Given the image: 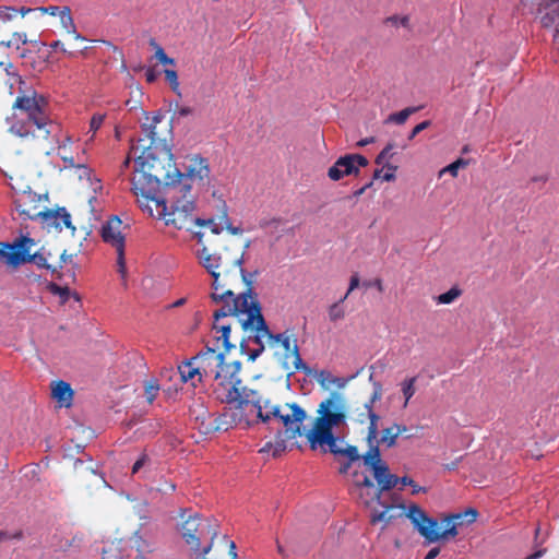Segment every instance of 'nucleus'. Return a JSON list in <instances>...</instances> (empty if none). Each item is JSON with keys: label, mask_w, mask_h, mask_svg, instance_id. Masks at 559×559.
<instances>
[{"label": "nucleus", "mask_w": 559, "mask_h": 559, "mask_svg": "<svg viewBox=\"0 0 559 559\" xmlns=\"http://www.w3.org/2000/svg\"><path fill=\"white\" fill-rule=\"evenodd\" d=\"M199 257L212 277L211 300L214 304H222V307L213 313V329L221 333L218 341H223L225 349L234 348L235 344L229 341L231 324L222 323L221 320L234 317L248 333V341L257 345L255 348L247 350L245 340L240 343L241 352L247 353L250 361H254L260 356L265 345L270 348L282 347L283 367L289 371V374L294 371H302L306 376H312L313 370L301 359L294 332L286 330L277 334L271 333L250 282H247V292L235 296V286L245 280L240 267L242 252L237 246L229 241H221L217 246L204 248Z\"/></svg>", "instance_id": "obj_1"}, {"label": "nucleus", "mask_w": 559, "mask_h": 559, "mask_svg": "<svg viewBox=\"0 0 559 559\" xmlns=\"http://www.w3.org/2000/svg\"><path fill=\"white\" fill-rule=\"evenodd\" d=\"M210 183V165L206 158L195 155L190 158L186 173L175 177V183L165 192V201L156 202V217L177 229L191 230L192 226L214 225L213 234L226 227L231 235H240L242 229L235 227L229 221L225 201L218 200V214L203 219L195 217L197 195L200 189Z\"/></svg>", "instance_id": "obj_2"}, {"label": "nucleus", "mask_w": 559, "mask_h": 559, "mask_svg": "<svg viewBox=\"0 0 559 559\" xmlns=\"http://www.w3.org/2000/svg\"><path fill=\"white\" fill-rule=\"evenodd\" d=\"M135 171L131 179V190L140 206L156 216L151 203L165 201V192L180 176L168 145L145 146L135 159Z\"/></svg>", "instance_id": "obj_3"}, {"label": "nucleus", "mask_w": 559, "mask_h": 559, "mask_svg": "<svg viewBox=\"0 0 559 559\" xmlns=\"http://www.w3.org/2000/svg\"><path fill=\"white\" fill-rule=\"evenodd\" d=\"M348 404L340 392H331L317 409L313 426L306 432L311 450L320 448L323 453L347 454L352 460L358 457V449L347 444L333 433V429L346 425Z\"/></svg>", "instance_id": "obj_4"}, {"label": "nucleus", "mask_w": 559, "mask_h": 559, "mask_svg": "<svg viewBox=\"0 0 559 559\" xmlns=\"http://www.w3.org/2000/svg\"><path fill=\"white\" fill-rule=\"evenodd\" d=\"M7 121L9 131L23 140L46 141L59 130V124L50 117L47 98L36 91L16 96Z\"/></svg>", "instance_id": "obj_5"}, {"label": "nucleus", "mask_w": 559, "mask_h": 559, "mask_svg": "<svg viewBox=\"0 0 559 559\" xmlns=\"http://www.w3.org/2000/svg\"><path fill=\"white\" fill-rule=\"evenodd\" d=\"M477 511L475 509H467L464 513L451 514L444 518L445 528L442 531L439 526L438 520L429 516L419 506L413 503L408 507L406 516L409 519L414 528L424 537L428 543H435L448 537H455L457 533V525H462L464 520L467 523H473L477 519Z\"/></svg>", "instance_id": "obj_6"}, {"label": "nucleus", "mask_w": 559, "mask_h": 559, "mask_svg": "<svg viewBox=\"0 0 559 559\" xmlns=\"http://www.w3.org/2000/svg\"><path fill=\"white\" fill-rule=\"evenodd\" d=\"M243 396L236 406L226 407L225 411L216 418V430L227 431L229 428L242 421L248 423L242 411L243 407L252 405L257 409V418L259 423L271 425L273 419L278 415L281 405L272 404L270 400H264L261 394L252 389L242 392Z\"/></svg>", "instance_id": "obj_7"}, {"label": "nucleus", "mask_w": 559, "mask_h": 559, "mask_svg": "<svg viewBox=\"0 0 559 559\" xmlns=\"http://www.w3.org/2000/svg\"><path fill=\"white\" fill-rule=\"evenodd\" d=\"M181 537L193 554V559H206L213 540L218 534L217 521L210 518H202L198 513L190 515L181 524Z\"/></svg>", "instance_id": "obj_8"}, {"label": "nucleus", "mask_w": 559, "mask_h": 559, "mask_svg": "<svg viewBox=\"0 0 559 559\" xmlns=\"http://www.w3.org/2000/svg\"><path fill=\"white\" fill-rule=\"evenodd\" d=\"M241 364L238 360L231 362L222 361L216 372L212 377L213 391L216 399L228 405L236 406L242 399L245 391L249 388L243 386L239 372Z\"/></svg>", "instance_id": "obj_9"}, {"label": "nucleus", "mask_w": 559, "mask_h": 559, "mask_svg": "<svg viewBox=\"0 0 559 559\" xmlns=\"http://www.w3.org/2000/svg\"><path fill=\"white\" fill-rule=\"evenodd\" d=\"M369 380L372 381L373 391L362 406L355 411L357 423L360 425L369 423L366 436L368 445L373 444L379 435L378 421L380 416L373 411V404L382 399V384L379 381H373L372 374Z\"/></svg>", "instance_id": "obj_10"}, {"label": "nucleus", "mask_w": 559, "mask_h": 559, "mask_svg": "<svg viewBox=\"0 0 559 559\" xmlns=\"http://www.w3.org/2000/svg\"><path fill=\"white\" fill-rule=\"evenodd\" d=\"M307 418L306 411L297 403H286L278 409V415L273 419V424L277 423L284 427V433L287 439H296L306 436L302 424Z\"/></svg>", "instance_id": "obj_11"}, {"label": "nucleus", "mask_w": 559, "mask_h": 559, "mask_svg": "<svg viewBox=\"0 0 559 559\" xmlns=\"http://www.w3.org/2000/svg\"><path fill=\"white\" fill-rule=\"evenodd\" d=\"M122 221L114 215L109 217L102 226V239L112 246L117 251L118 272L124 277L126 275V261H124V236L122 235Z\"/></svg>", "instance_id": "obj_12"}, {"label": "nucleus", "mask_w": 559, "mask_h": 559, "mask_svg": "<svg viewBox=\"0 0 559 559\" xmlns=\"http://www.w3.org/2000/svg\"><path fill=\"white\" fill-rule=\"evenodd\" d=\"M206 226L211 228V234L210 235H206L205 233H201V231H198V233L194 234V236L198 238V243L200 245V248L195 250L194 254H195L200 265H202L206 271H207V269L201 263V260H200V257H199L200 252L204 248L217 246V242H221V241H229V242H233V243H235L237 246V248L242 252V255L245 254V249L248 248V245H245L243 248H242L237 240H235L233 238H229V237L221 236V231L223 229L228 230L226 227L219 228L218 234L214 235L213 234L214 225H206ZM241 263H243V258L241 259ZM240 267L242 270V274L245 275V280H243V282H240L239 284H237L235 286V288H234L235 296H238L241 293V292H239V293L236 294V289H238L241 285H245V290L243 292H247V282H250V285L252 286V280L245 272V270L242 267V264H240Z\"/></svg>", "instance_id": "obj_13"}, {"label": "nucleus", "mask_w": 559, "mask_h": 559, "mask_svg": "<svg viewBox=\"0 0 559 559\" xmlns=\"http://www.w3.org/2000/svg\"><path fill=\"white\" fill-rule=\"evenodd\" d=\"M206 226L211 228V234L210 235H206L205 233H201V231H198V233L194 234V236L198 238V243L200 245V248L195 250L194 254H195L200 265H202L206 271H207V269L201 263V260H200V257H199L200 252L204 248L217 246V242H221V241H229V242H233V243H235L237 246V248L242 252V255L245 254V249L248 248V245H245L243 248H242L237 240H235L233 238H229V237L221 236V231L223 229L228 230L226 227L219 228L218 234L214 235L213 234L214 225H206ZM241 263H243V258L241 259ZM240 267L242 270V274L245 275V280H243V282H240L239 284H237L235 286V288H234L235 296H238L241 293V292H239V293L236 294V289H238L241 285H245V290L243 292H247V282H250V285L252 286V280L245 272V270L242 267V264H240Z\"/></svg>", "instance_id": "obj_14"}, {"label": "nucleus", "mask_w": 559, "mask_h": 559, "mask_svg": "<svg viewBox=\"0 0 559 559\" xmlns=\"http://www.w3.org/2000/svg\"><path fill=\"white\" fill-rule=\"evenodd\" d=\"M219 336L221 335H217L215 337L216 347L206 346L204 350H201L197 356H194V364L198 365L203 380L212 379L225 358V352L227 350L223 345V341H218Z\"/></svg>", "instance_id": "obj_15"}, {"label": "nucleus", "mask_w": 559, "mask_h": 559, "mask_svg": "<svg viewBox=\"0 0 559 559\" xmlns=\"http://www.w3.org/2000/svg\"><path fill=\"white\" fill-rule=\"evenodd\" d=\"M368 159L360 154H346L336 159L329 168L328 177L333 181H338L346 176H357L361 167L368 166Z\"/></svg>", "instance_id": "obj_16"}, {"label": "nucleus", "mask_w": 559, "mask_h": 559, "mask_svg": "<svg viewBox=\"0 0 559 559\" xmlns=\"http://www.w3.org/2000/svg\"><path fill=\"white\" fill-rule=\"evenodd\" d=\"M14 205L20 216L24 219H37L39 217L48 221L50 215L48 209L40 206V197L31 191H23L14 199Z\"/></svg>", "instance_id": "obj_17"}, {"label": "nucleus", "mask_w": 559, "mask_h": 559, "mask_svg": "<svg viewBox=\"0 0 559 559\" xmlns=\"http://www.w3.org/2000/svg\"><path fill=\"white\" fill-rule=\"evenodd\" d=\"M144 115L145 121L141 126L144 136L138 140V144L133 145L132 150L142 151L145 146H157L159 144L167 145L166 139L163 138V134L157 130V127L163 121L164 116L159 112H155L153 116H148L147 112H144Z\"/></svg>", "instance_id": "obj_18"}, {"label": "nucleus", "mask_w": 559, "mask_h": 559, "mask_svg": "<svg viewBox=\"0 0 559 559\" xmlns=\"http://www.w3.org/2000/svg\"><path fill=\"white\" fill-rule=\"evenodd\" d=\"M537 16L543 27H554L552 44L554 48L559 51V0H542Z\"/></svg>", "instance_id": "obj_19"}, {"label": "nucleus", "mask_w": 559, "mask_h": 559, "mask_svg": "<svg viewBox=\"0 0 559 559\" xmlns=\"http://www.w3.org/2000/svg\"><path fill=\"white\" fill-rule=\"evenodd\" d=\"M364 465L370 469L376 480L384 478L390 474L389 467L381 459L380 449L377 444H369L368 451L362 455Z\"/></svg>", "instance_id": "obj_20"}, {"label": "nucleus", "mask_w": 559, "mask_h": 559, "mask_svg": "<svg viewBox=\"0 0 559 559\" xmlns=\"http://www.w3.org/2000/svg\"><path fill=\"white\" fill-rule=\"evenodd\" d=\"M33 243V240L26 237L23 238L16 246L0 242V260L11 266H17L22 264L24 260L23 247Z\"/></svg>", "instance_id": "obj_21"}, {"label": "nucleus", "mask_w": 559, "mask_h": 559, "mask_svg": "<svg viewBox=\"0 0 559 559\" xmlns=\"http://www.w3.org/2000/svg\"><path fill=\"white\" fill-rule=\"evenodd\" d=\"M129 540L130 547L136 552L134 559H151L157 549L156 543L141 535L139 531L134 532Z\"/></svg>", "instance_id": "obj_22"}, {"label": "nucleus", "mask_w": 559, "mask_h": 559, "mask_svg": "<svg viewBox=\"0 0 559 559\" xmlns=\"http://www.w3.org/2000/svg\"><path fill=\"white\" fill-rule=\"evenodd\" d=\"M51 395L61 406L68 407L73 399V390L68 382L59 380L52 383Z\"/></svg>", "instance_id": "obj_23"}, {"label": "nucleus", "mask_w": 559, "mask_h": 559, "mask_svg": "<svg viewBox=\"0 0 559 559\" xmlns=\"http://www.w3.org/2000/svg\"><path fill=\"white\" fill-rule=\"evenodd\" d=\"M60 23L62 28L70 35L73 36L75 40L84 41L85 37H83L80 33L76 32V26L74 20L72 17L71 9L67 5L62 7V11H60Z\"/></svg>", "instance_id": "obj_24"}, {"label": "nucleus", "mask_w": 559, "mask_h": 559, "mask_svg": "<svg viewBox=\"0 0 559 559\" xmlns=\"http://www.w3.org/2000/svg\"><path fill=\"white\" fill-rule=\"evenodd\" d=\"M399 436L400 431L396 430L392 424L390 427L384 428L380 436L378 435L373 444H377L378 447L382 444L388 449L393 448L396 444Z\"/></svg>", "instance_id": "obj_25"}, {"label": "nucleus", "mask_w": 559, "mask_h": 559, "mask_svg": "<svg viewBox=\"0 0 559 559\" xmlns=\"http://www.w3.org/2000/svg\"><path fill=\"white\" fill-rule=\"evenodd\" d=\"M399 483L400 478L391 473L386 475L384 478H380L379 480H377L378 488L374 489V496L372 497V499L381 503L380 500L382 492L394 488Z\"/></svg>", "instance_id": "obj_26"}, {"label": "nucleus", "mask_w": 559, "mask_h": 559, "mask_svg": "<svg viewBox=\"0 0 559 559\" xmlns=\"http://www.w3.org/2000/svg\"><path fill=\"white\" fill-rule=\"evenodd\" d=\"M399 483L400 478L391 473L386 475L384 478H380L379 480H377L378 488L374 489V496L372 497V499L381 503L380 500L382 492L394 488Z\"/></svg>", "instance_id": "obj_27"}, {"label": "nucleus", "mask_w": 559, "mask_h": 559, "mask_svg": "<svg viewBox=\"0 0 559 559\" xmlns=\"http://www.w3.org/2000/svg\"><path fill=\"white\" fill-rule=\"evenodd\" d=\"M179 373L183 382L192 380L195 376H198V380L200 382L203 381V378H201L199 367L198 365L194 364V357H192L189 361L185 362L183 365L179 366Z\"/></svg>", "instance_id": "obj_28"}, {"label": "nucleus", "mask_w": 559, "mask_h": 559, "mask_svg": "<svg viewBox=\"0 0 559 559\" xmlns=\"http://www.w3.org/2000/svg\"><path fill=\"white\" fill-rule=\"evenodd\" d=\"M31 246L32 245H26V247H23V253H24L23 254L24 255L23 263L33 262L34 264H36L39 267L50 270L51 265L47 263V258L43 253H39V252H36L34 254L29 253Z\"/></svg>", "instance_id": "obj_29"}, {"label": "nucleus", "mask_w": 559, "mask_h": 559, "mask_svg": "<svg viewBox=\"0 0 559 559\" xmlns=\"http://www.w3.org/2000/svg\"><path fill=\"white\" fill-rule=\"evenodd\" d=\"M48 289L51 294L59 296L61 305H64L71 296H73L75 298V300H78V301L80 300V297L78 296V294L76 293L72 294V292L70 290V288L68 286H60L56 283H50L48 285Z\"/></svg>", "instance_id": "obj_30"}, {"label": "nucleus", "mask_w": 559, "mask_h": 559, "mask_svg": "<svg viewBox=\"0 0 559 559\" xmlns=\"http://www.w3.org/2000/svg\"><path fill=\"white\" fill-rule=\"evenodd\" d=\"M47 212L50 214L48 219L53 218L57 225H59L61 222L67 228H71L73 230L75 229L71 223V215L64 207L58 209L56 211L48 210Z\"/></svg>", "instance_id": "obj_31"}, {"label": "nucleus", "mask_w": 559, "mask_h": 559, "mask_svg": "<svg viewBox=\"0 0 559 559\" xmlns=\"http://www.w3.org/2000/svg\"><path fill=\"white\" fill-rule=\"evenodd\" d=\"M316 379L324 389H329L330 385H343L342 379L334 377L328 370H321L320 372L316 373Z\"/></svg>", "instance_id": "obj_32"}, {"label": "nucleus", "mask_w": 559, "mask_h": 559, "mask_svg": "<svg viewBox=\"0 0 559 559\" xmlns=\"http://www.w3.org/2000/svg\"><path fill=\"white\" fill-rule=\"evenodd\" d=\"M417 381V377H411L402 381L401 391L404 396V407L407 406L409 400L414 396L416 392L415 383Z\"/></svg>", "instance_id": "obj_33"}, {"label": "nucleus", "mask_w": 559, "mask_h": 559, "mask_svg": "<svg viewBox=\"0 0 559 559\" xmlns=\"http://www.w3.org/2000/svg\"><path fill=\"white\" fill-rule=\"evenodd\" d=\"M344 301L345 300H343V297H342L338 301L334 302L333 305H331L329 307L328 313H329L330 321L337 322L345 318L346 311L343 306Z\"/></svg>", "instance_id": "obj_34"}, {"label": "nucleus", "mask_w": 559, "mask_h": 559, "mask_svg": "<svg viewBox=\"0 0 559 559\" xmlns=\"http://www.w3.org/2000/svg\"><path fill=\"white\" fill-rule=\"evenodd\" d=\"M71 142V139L67 136L62 144H59L58 146V155L60 158L64 162L66 167H76L79 164L75 163L72 155L68 153L67 144Z\"/></svg>", "instance_id": "obj_35"}, {"label": "nucleus", "mask_w": 559, "mask_h": 559, "mask_svg": "<svg viewBox=\"0 0 559 559\" xmlns=\"http://www.w3.org/2000/svg\"><path fill=\"white\" fill-rule=\"evenodd\" d=\"M418 107H407L399 112L391 114L388 118L389 122H394L396 124H403L408 119V117L416 112Z\"/></svg>", "instance_id": "obj_36"}, {"label": "nucleus", "mask_w": 559, "mask_h": 559, "mask_svg": "<svg viewBox=\"0 0 559 559\" xmlns=\"http://www.w3.org/2000/svg\"><path fill=\"white\" fill-rule=\"evenodd\" d=\"M462 295V290L459 287H452L448 292L440 294L436 300L439 305H449L452 304L455 299H457Z\"/></svg>", "instance_id": "obj_37"}, {"label": "nucleus", "mask_w": 559, "mask_h": 559, "mask_svg": "<svg viewBox=\"0 0 559 559\" xmlns=\"http://www.w3.org/2000/svg\"><path fill=\"white\" fill-rule=\"evenodd\" d=\"M102 559H123L119 545L115 542L107 544L102 551Z\"/></svg>", "instance_id": "obj_38"}, {"label": "nucleus", "mask_w": 559, "mask_h": 559, "mask_svg": "<svg viewBox=\"0 0 559 559\" xmlns=\"http://www.w3.org/2000/svg\"><path fill=\"white\" fill-rule=\"evenodd\" d=\"M159 389L160 388L156 379H150L148 381L145 382L144 393L147 403L152 404L154 402L159 392Z\"/></svg>", "instance_id": "obj_39"}, {"label": "nucleus", "mask_w": 559, "mask_h": 559, "mask_svg": "<svg viewBox=\"0 0 559 559\" xmlns=\"http://www.w3.org/2000/svg\"><path fill=\"white\" fill-rule=\"evenodd\" d=\"M383 507H384V510L379 511V512L374 511V512H372V513H371V519H370V521H371V523H372V524H376V523H378V522H383V523H384V526H385V525H386V524H389V523L392 521V519L394 518L393 515H389V514H388V512H389L391 509H393V506H390V504H383Z\"/></svg>", "instance_id": "obj_40"}, {"label": "nucleus", "mask_w": 559, "mask_h": 559, "mask_svg": "<svg viewBox=\"0 0 559 559\" xmlns=\"http://www.w3.org/2000/svg\"><path fill=\"white\" fill-rule=\"evenodd\" d=\"M150 45L155 49V58L163 64H170V66H175V59L168 57L165 52V50L163 49V47H160L156 41L155 39H151L150 41Z\"/></svg>", "instance_id": "obj_41"}, {"label": "nucleus", "mask_w": 559, "mask_h": 559, "mask_svg": "<svg viewBox=\"0 0 559 559\" xmlns=\"http://www.w3.org/2000/svg\"><path fill=\"white\" fill-rule=\"evenodd\" d=\"M466 164L467 163L463 158H459L447 167L442 168L439 173V176L441 177L444 173H449L452 177H456L459 169L466 166Z\"/></svg>", "instance_id": "obj_42"}, {"label": "nucleus", "mask_w": 559, "mask_h": 559, "mask_svg": "<svg viewBox=\"0 0 559 559\" xmlns=\"http://www.w3.org/2000/svg\"><path fill=\"white\" fill-rule=\"evenodd\" d=\"M104 120H105V115H103V114H95L92 116L91 121H90V129H88V133H91L90 140L94 139L95 133L102 127Z\"/></svg>", "instance_id": "obj_43"}, {"label": "nucleus", "mask_w": 559, "mask_h": 559, "mask_svg": "<svg viewBox=\"0 0 559 559\" xmlns=\"http://www.w3.org/2000/svg\"><path fill=\"white\" fill-rule=\"evenodd\" d=\"M164 73H165V79L167 80V82L170 84V87L171 90L177 93L178 95H180V91H179V81H178V74H177V71L175 70H171V69H165L164 70Z\"/></svg>", "instance_id": "obj_44"}, {"label": "nucleus", "mask_w": 559, "mask_h": 559, "mask_svg": "<svg viewBox=\"0 0 559 559\" xmlns=\"http://www.w3.org/2000/svg\"><path fill=\"white\" fill-rule=\"evenodd\" d=\"M386 24H391L393 26H403L409 28V16L408 15H391L385 19Z\"/></svg>", "instance_id": "obj_45"}, {"label": "nucleus", "mask_w": 559, "mask_h": 559, "mask_svg": "<svg viewBox=\"0 0 559 559\" xmlns=\"http://www.w3.org/2000/svg\"><path fill=\"white\" fill-rule=\"evenodd\" d=\"M547 179H548V176H547L546 173H542V174H538V175H532L530 177V181L526 182V188L528 186H533V187L536 186L537 189L540 190L542 187L546 185Z\"/></svg>", "instance_id": "obj_46"}, {"label": "nucleus", "mask_w": 559, "mask_h": 559, "mask_svg": "<svg viewBox=\"0 0 559 559\" xmlns=\"http://www.w3.org/2000/svg\"><path fill=\"white\" fill-rule=\"evenodd\" d=\"M27 43V35L24 32H14L11 36V45L19 49L22 45Z\"/></svg>", "instance_id": "obj_47"}, {"label": "nucleus", "mask_w": 559, "mask_h": 559, "mask_svg": "<svg viewBox=\"0 0 559 559\" xmlns=\"http://www.w3.org/2000/svg\"><path fill=\"white\" fill-rule=\"evenodd\" d=\"M17 14V9L13 7H0V20L8 22L13 20Z\"/></svg>", "instance_id": "obj_48"}, {"label": "nucleus", "mask_w": 559, "mask_h": 559, "mask_svg": "<svg viewBox=\"0 0 559 559\" xmlns=\"http://www.w3.org/2000/svg\"><path fill=\"white\" fill-rule=\"evenodd\" d=\"M148 461L150 457L147 454H141V456L134 462L132 466V474H136L146 463H148Z\"/></svg>", "instance_id": "obj_49"}, {"label": "nucleus", "mask_w": 559, "mask_h": 559, "mask_svg": "<svg viewBox=\"0 0 559 559\" xmlns=\"http://www.w3.org/2000/svg\"><path fill=\"white\" fill-rule=\"evenodd\" d=\"M360 284V280H359V276L358 274H354L352 277H350V281H349V286H348V289L347 292L345 293V295L343 296V300H346L348 298V296L350 295V293L353 290H355Z\"/></svg>", "instance_id": "obj_50"}, {"label": "nucleus", "mask_w": 559, "mask_h": 559, "mask_svg": "<svg viewBox=\"0 0 559 559\" xmlns=\"http://www.w3.org/2000/svg\"><path fill=\"white\" fill-rule=\"evenodd\" d=\"M340 455L345 456L347 459V462L340 466V468H338L340 474H346L349 471L353 462L362 459V455H360L359 453H358V457L353 459V460L347 454H340Z\"/></svg>", "instance_id": "obj_51"}, {"label": "nucleus", "mask_w": 559, "mask_h": 559, "mask_svg": "<svg viewBox=\"0 0 559 559\" xmlns=\"http://www.w3.org/2000/svg\"><path fill=\"white\" fill-rule=\"evenodd\" d=\"M429 126H430L429 120H425V121L418 123L417 126H415L408 135V140H413L418 133H420L421 131L427 129Z\"/></svg>", "instance_id": "obj_52"}, {"label": "nucleus", "mask_w": 559, "mask_h": 559, "mask_svg": "<svg viewBox=\"0 0 559 559\" xmlns=\"http://www.w3.org/2000/svg\"><path fill=\"white\" fill-rule=\"evenodd\" d=\"M37 10L41 11L43 13L52 15V16H56V15L59 16L60 11H62V7H57V5L40 7Z\"/></svg>", "instance_id": "obj_53"}, {"label": "nucleus", "mask_w": 559, "mask_h": 559, "mask_svg": "<svg viewBox=\"0 0 559 559\" xmlns=\"http://www.w3.org/2000/svg\"><path fill=\"white\" fill-rule=\"evenodd\" d=\"M364 285L366 287H374L378 292L383 293L384 287L381 278H374L372 282H365Z\"/></svg>", "instance_id": "obj_54"}, {"label": "nucleus", "mask_w": 559, "mask_h": 559, "mask_svg": "<svg viewBox=\"0 0 559 559\" xmlns=\"http://www.w3.org/2000/svg\"><path fill=\"white\" fill-rule=\"evenodd\" d=\"M276 436L280 439V441L276 442V447L273 452V455H276L277 453L284 451V449H285L284 439H282V430L278 429L276 432Z\"/></svg>", "instance_id": "obj_55"}, {"label": "nucleus", "mask_w": 559, "mask_h": 559, "mask_svg": "<svg viewBox=\"0 0 559 559\" xmlns=\"http://www.w3.org/2000/svg\"><path fill=\"white\" fill-rule=\"evenodd\" d=\"M394 145L389 143L379 154L386 160L389 162V159L392 157V150H393Z\"/></svg>", "instance_id": "obj_56"}, {"label": "nucleus", "mask_w": 559, "mask_h": 559, "mask_svg": "<svg viewBox=\"0 0 559 559\" xmlns=\"http://www.w3.org/2000/svg\"><path fill=\"white\" fill-rule=\"evenodd\" d=\"M376 164L383 165V167H386L389 170H396V166L391 165L389 162H386L380 154L376 158Z\"/></svg>", "instance_id": "obj_57"}, {"label": "nucleus", "mask_w": 559, "mask_h": 559, "mask_svg": "<svg viewBox=\"0 0 559 559\" xmlns=\"http://www.w3.org/2000/svg\"><path fill=\"white\" fill-rule=\"evenodd\" d=\"M49 46H50L51 49H60L63 53H68L69 56H73V52L68 51L64 48V45L60 40H56V41L51 43Z\"/></svg>", "instance_id": "obj_58"}, {"label": "nucleus", "mask_w": 559, "mask_h": 559, "mask_svg": "<svg viewBox=\"0 0 559 559\" xmlns=\"http://www.w3.org/2000/svg\"><path fill=\"white\" fill-rule=\"evenodd\" d=\"M192 108L191 107H188V106H181V107H178L176 109V114L179 116V117H186V116H189L192 114Z\"/></svg>", "instance_id": "obj_59"}, {"label": "nucleus", "mask_w": 559, "mask_h": 559, "mask_svg": "<svg viewBox=\"0 0 559 559\" xmlns=\"http://www.w3.org/2000/svg\"><path fill=\"white\" fill-rule=\"evenodd\" d=\"M371 186H372V181H370V182L366 183L365 186H362L361 188H359L358 190H356V191L354 192V197H355V198H359V197H360V195H362V194L367 191V189H369Z\"/></svg>", "instance_id": "obj_60"}, {"label": "nucleus", "mask_w": 559, "mask_h": 559, "mask_svg": "<svg viewBox=\"0 0 559 559\" xmlns=\"http://www.w3.org/2000/svg\"><path fill=\"white\" fill-rule=\"evenodd\" d=\"M376 140L373 136H369V138H365V139H361L360 141L357 142V146L358 147H364L366 145H369L371 143H373Z\"/></svg>", "instance_id": "obj_61"}, {"label": "nucleus", "mask_w": 559, "mask_h": 559, "mask_svg": "<svg viewBox=\"0 0 559 559\" xmlns=\"http://www.w3.org/2000/svg\"><path fill=\"white\" fill-rule=\"evenodd\" d=\"M359 485L362 487H366V488L373 489V490L376 489L373 481L368 476H365L362 481Z\"/></svg>", "instance_id": "obj_62"}, {"label": "nucleus", "mask_w": 559, "mask_h": 559, "mask_svg": "<svg viewBox=\"0 0 559 559\" xmlns=\"http://www.w3.org/2000/svg\"><path fill=\"white\" fill-rule=\"evenodd\" d=\"M440 552L438 547L431 548L426 555L425 559H435Z\"/></svg>", "instance_id": "obj_63"}, {"label": "nucleus", "mask_w": 559, "mask_h": 559, "mask_svg": "<svg viewBox=\"0 0 559 559\" xmlns=\"http://www.w3.org/2000/svg\"><path fill=\"white\" fill-rule=\"evenodd\" d=\"M145 78L148 83H153L156 80V74L152 69L145 72Z\"/></svg>", "instance_id": "obj_64"}]
</instances>
